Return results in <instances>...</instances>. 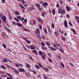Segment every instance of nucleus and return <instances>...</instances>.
<instances>
[{
  "instance_id": "1",
  "label": "nucleus",
  "mask_w": 79,
  "mask_h": 79,
  "mask_svg": "<svg viewBox=\"0 0 79 79\" xmlns=\"http://www.w3.org/2000/svg\"><path fill=\"white\" fill-rule=\"evenodd\" d=\"M40 56H41V57L44 60H46L47 55L46 53L41 51H39L38 52Z\"/></svg>"
},
{
  "instance_id": "2",
  "label": "nucleus",
  "mask_w": 79,
  "mask_h": 79,
  "mask_svg": "<svg viewBox=\"0 0 79 79\" xmlns=\"http://www.w3.org/2000/svg\"><path fill=\"white\" fill-rule=\"evenodd\" d=\"M35 33L36 34L37 36L39 37L40 40H41L42 38L40 35V30L39 28H36Z\"/></svg>"
},
{
  "instance_id": "3",
  "label": "nucleus",
  "mask_w": 79,
  "mask_h": 79,
  "mask_svg": "<svg viewBox=\"0 0 79 79\" xmlns=\"http://www.w3.org/2000/svg\"><path fill=\"white\" fill-rule=\"evenodd\" d=\"M46 44L48 46V48H49L51 50L53 51H56L57 49L55 48H53L52 47H50V43L49 42H46Z\"/></svg>"
},
{
  "instance_id": "4",
  "label": "nucleus",
  "mask_w": 79,
  "mask_h": 79,
  "mask_svg": "<svg viewBox=\"0 0 79 79\" xmlns=\"http://www.w3.org/2000/svg\"><path fill=\"white\" fill-rule=\"evenodd\" d=\"M65 10L64 9H62L61 7L58 10V12L59 14H61L63 15L65 14Z\"/></svg>"
},
{
  "instance_id": "5",
  "label": "nucleus",
  "mask_w": 79,
  "mask_h": 79,
  "mask_svg": "<svg viewBox=\"0 0 79 79\" xmlns=\"http://www.w3.org/2000/svg\"><path fill=\"white\" fill-rule=\"evenodd\" d=\"M35 6H36V7H38L39 10L42 11V9L41 7V6L39 3H35Z\"/></svg>"
},
{
  "instance_id": "6",
  "label": "nucleus",
  "mask_w": 79,
  "mask_h": 79,
  "mask_svg": "<svg viewBox=\"0 0 79 79\" xmlns=\"http://www.w3.org/2000/svg\"><path fill=\"white\" fill-rule=\"evenodd\" d=\"M66 9L67 10V11L68 12L70 11L72 9L69 6V5H67L66 6Z\"/></svg>"
},
{
  "instance_id": "7",
  "label": "nucleus",
  "mask_w": 79,
  "mask_h": 79,
  "mask_svg": "<svg viewBox=\"0 0 79 79\" xmlns=\"http://www.w3.org/2000/svg\"><path fill=\"white\" fill-rule=\"evenodd\" d=\"M48 5V3L47 2H44L42 4V5L43 7L45 8H46V7H47Z\"/></svg>"
},
{
  "instance_id": "8",
  "label": "nucleus",
  "mask_w": 79,
  "mask_h": 79,
  "mask_svg": "<svg viewBox=\"0 0 79 79\" xmlns=\"http://www.w3.org/2000/svg\"><path fill=\"white\" fill-rule=\"evenodd\" d=\"M37 20L38 22L40 23V24H43L44 22L42 19L38 17L37 18Z\"/></svg>"
},
{
  "instance_id": "9",
  "label": "nucleus",
  "mask_w": 79,
  "mask_h": 79,
  "mask_svg": "<svg viewBox=\"0 0 79 79\" xmlns=\"http://www.w3.org/2000/svg\"><path fill=\"white\" fill-rule=\"evenodd\" d=\"M10 67L11 68V69L13 70L14 71V72H15V73H17V74L18 75L19 74V72L18 71L16 70L15 68L12 67L11 66H10Z\"/></svg>"
},
{
  "instance_id": "10",
  "label": "nucleus",
  "mask_w": 79,
  "mask_h": 79,
  "mask_svg": "<svg viewBox=\"0 0 79 79\" xmlns=\"http://www.w3.org/2000/svg\"><path fill=\"white\" fill-rule=\"evenodd\" d=\"M15 65L16 66V67L17 68H19V67L22 68L23 66V65H22V64H15Z\"/></svg>"
},
{
  "instance_id": "11",
  "label": "nucleus",
  "mask_w": 79,
  "mask_h": 79,
  "mask_svg": "<svg viewBox=\"0 0 79 79\" xmlns=\"http://www.w3.org/2000/svg\"><path fill=\"white\" fill-rule=\"evenodd\" d=\"M18 70L19 71V72H25V70L23 69H21V68H18Z\"/></svg>"
},
{
  "instance_id": "12",
  "label": "nucleus",
  "mask_w": 79,
  "mask_h": 79,
  "mask_svg": "<svg viewBox=\"0 0 79 79\" xmlns=\"http://www.w3.org/2000/svg\"><path fill=\"white\" fill-rule=\"evenodd\" d=\"M47 28H48V31L49 32V33H50L51 34H51H52V31H51L50 29H51V28L50 27H49V26H48L47 27Z\"/></svg>"
},
{
  "instance_id": "13",
  "label": "nucleus",
  "mask_w": 79,
  "mask_h": 79,
  "mask_svg": "<svg viewBox=\"0 0 79 79\" xmlns=\"http://www.w3.org/2000/svg\"><path fill=\"white\" fill-rule=\"evenodd\" d=\"M2 19L5 23H6L7 22L6 21V18L5 16H3L2 18Z\"/></svg>"
},
{
  "instance_id": "14",
  "label": "nucleus",
  "mask_w": 79,
  "mask_h": 79,
  "mask_svg": "<svg viewBox=\"0 0 79 79\" xmlns=\"http://www.w3.org/2000/svg\"><path fill=\"white\" fill-rule=\"evenodd\" d=\"M64 24L65 27H68V22L66 20H65L64 22Z\"/></svg>"
},
{
  "instance_id": "15",
  "label": "nucleus",
  "mask_w": 79,
  "mask_h": 79,
  "mask_svg": "<svg viewBox=\"0 0 79 79\" xmlns=\"http://www.w3.org/2000/svg\"><path fill=\"white\" fill-rule=\"evenodd\" d=\"M41 68L43 69H44V70L46 72L49 71V69L47 67H44V66H43Z\"/></svg>"
},
{
  "instance_id": "16",
  "label": "nucleus",
  "mask_w": 79,
  "mask_h": 79,
  "mask_svg": "<svg viewBox=\"0 0 79 79\" xmlns=\"http://www.w3.org/2000/svg\"><path fill=\"white\" fill-rule=\"evenodd\" d=\"M41 48L42 50L44 51H46L48 50V48L47 47H45L44 46H42Z\"/></svg>"
},
{
  "instance_id": "17",
  "label": "nucleus",
  "mask_w": 79,
  "mask_h": 79,
  "mask_svg": "<svg viewBox=\"0 0 79 79\" xmlns=\"http://www.w3.org/2000/svg\"><path fill=\"white\" fill-rule=\"evenodd\" d=\"M52 15H55L56 13V11L55 8L52 9Z\"/></svg>"
},
{
  "instance_id": "18",
  "label": "nucleus",
  "mask_w": 79,
  "mask_h": 79,
  "mask_svg": "<svg viewBox=\"0 0 79 79\" xmlns=\"http://www.w3.org/2000/svg\"><path fill=\"white\" fill-rule=\"evenodd\" d=\"M43 30L44 33L47 35L48 34V31L46 28H45L44 29H43Z\"/></svg>"
},
{
  "instance_id": "19",
  "label": "nucleus",
  "mask_w": 79,
  "mask_h": 79,
  "mask_svg": "<svg viewBox=\"0 0 79 79\" xmlns=\"http://www.w3.org/2000/svg\"><path fill=\"white\" fill-rule=\"evenodd\" d=\"M14 14L17 15H20V13L18 11L14 12Z\"/></svg>"
},
{
  "instance_id": "20",
  "label": "nucleus",
  "mask_w": 79,
  "mask_h": 79,
  "mask_svg": "<svg viewBox=\"0 0 79 79\" xmlns=\"http://www.w3.org/2000/svg\"><path fill=\"white\" fill-rule=\"evenodd\" d=\"M59 50L63 53L64 52V50L63 48H62L61 46H60V48L59 49Z\"/></svg>"
},
{
  "instance_id": "21",
  "label": "nucleus",
  "mask_w": 79,
  "mask_h": 79,
  "mask_svg": "<svg viewBox=\"0 0 79 79\" xmlns=\"http://www.w3.org/2000/svg\"><path fill=\"white\" fill-rule=\"evenodd\" d=\"M46 14V12L45 11H43L42 13V16L43 17V18H44L45 15H44Z\"/></svg>"
},
{
  "instance_id": "22",
  "label": "nucleus",
  "mask_w": 79,
  "mask_h": 79,
  "mask_svg": "<svg viewBox=\"0 0 79 79\" xmlns=\"http://www.w3.org/2000/svg\"><path fill=\"white\" fill-rule=\"evenodd\" d=\"M69 24L70 26L71 27H73V24L71 23V21H69V23H68Z\"/></svg>"
},
{
  "instance_id": "23",
  "label": "nucleus",
  "mask_w": 79,
  "mask_h": 79,
  "mask_svg": "<svg viewBox=\"0 0 79 79\" xmlns=\"http://www.w3.org/2000/svg\"><path fill=\"white\" fill-rule=\"evenodd\" d=\"M17 25V26H18L19 27H21L23 26V25L19 23H18L17 22H16Z\"/></svg>"
},
{
  "instance_id": "24",
  "label": "nucleus",
  "mask_w": 79,
  "mask_h": 79,
  "mask_svg": "<svg viewBox=\"0 0 79 79\" xmlns=\"http://www.w3.org/2000/svg\"><path fill=\"white\" fill-rule=\"evenodd\" d=\"M8 62V59H6V58H5L3 60L2 62V63H6Z\"/></svg>"
},
{
  "instance_id": "25",
  "label": "nucleus",
  "mask_w": 79,
  "mask_h": 79,
  "mask_svg": "<svg viewBox=\"0 0 79 79\" xmlns=\"http://www.w3.org/2000/svg\"><path fill=\"white\" fill-rule=\"evenodd\" d=\"M35 66L37 69H39L40 68V66L38 65H35Z\"/></svg>"
},
{
  "instance_id": "26",
  "label": "nucleus",
  "mask_w": 79,
  "mask_h": 79,
  "mask_svg": "<svg viewBox=\"0 0 79 79\" xmlns=\"http://www.w3.org/2000/svg\"><path fill=\"white\" fill-rule=\"evenodd\" d=\"M39 28L40 29V30H41L42 29V25H41V24H39Z\"/></svg>"
},
{
  "instance_id": "27",
  "label": "nucleus",
  "mask_w": 79,
  "mask_h": 79,
  "mask_svg": "<svg viewBox=\"0 0 79 79\" xmlns=\"http://www.w3.org/2000/svg\"><path fill=\"white\" fill-rule=\"evenodd\" d=\"M0 67L3 69H6V67H5V66H4V65H0Z\"/></svg>"
},
{
  "instance_id": "28",
  "label": "nucleus",
  "mask_w": 79,
  "mask_h": 79,
  "mask_svg": "<svg viewBox=\"0 0 79 79\" xmlns=\"http://www.w3.org/2000/svg\"><path fill=\"white\" fill-rule=\"evenodd\" d=\"M41 44L42 46V47H44L45 46V44L44 42H41Z\"/></svg>"
},
{
  "instance_id": "29",
  "label": "nucleus",
  "mask_w": 79,
  "mask_h": 79,
  "mask_svg": "<svg viewBox=\"0 0 79 79\" xmlns=\"http://www.w3.org/2000/svg\"><path fill=\"white\" fill-rule=\"evenodd\" d=\"M53 46L55 48H56V49H58V48L57 47L55 43H53Z\"/></svg>"
},
{
  "instance_id": "30",
  "label": "nucleus",
  "mask_w": 79,
  "mask_h": 79,
  "mask_svg": "<svg viewBox=\"0 0 79 79\" xmlns=\"http://www.w3.org/2000/svg\"><path fill=\"white\" fill-rule=\"evenodd\" d=\"M31 50H34V49H35V48L32 46L31 45H30L29 46Z\"/></svg>"
},
{
  "instance_id": "31",
  "label": "nucleus",
  "mask_w": 79,
  "mask_h": 79,
  "mask_svg": "<svg viewBox=\"0 0 79 79\" xmlns=\"http://www.w3.org/2000/svg\"><path fill=\"white\" fill-rule=\"evenodd\" d=\"M41 35L42 37V39L43 40H44V39L45 38V35H44V34H41Z\"/></svg>"
},
{
  "instance_id": "32",
  "label": "nucleus",
  "mask_w": 79,
  "mask_h": 79,
  "mask_svg": "<svg viewBox=\"0 0 79 79\" xmlns=\"http://www.w3.org/2000/svg\"><path fill=\"white\" fill-rule=\"evenodd\" d=\"M44 77L45 79H48V77H47V76L45 74L44 75Z\"/></svg>"
},
{
  "instance_id": "33",
  "label": "nucleus",
  "mask_w": 79,
  "mask_h": 79,
  "mask_svg": "<svg viewBox=\"0 0 79 79\" xmlns=\"http://www.w3.org/2000/svg\"><path fill=\"white\" fill-rule=\"evenodd\" d=\"M48 60L49 61V62L50 63H52L53 62L52 60L51 59L49 58H48Z\"/></svg>"
},
{
  "instance_id": "34",
  "label": "nucleus",
  "mask_w": 79,
  "mask_h": 79,
  "mask_svg": "<svg viewBox=\"0 0 79 79\" xmlns=\"http://www.w3.org/2000/svg\"><path fill=\"white\" fill-rule=\"evenodd\" d=\"M2 47H3L4 48H6V44H2Z\"/></svg>"
},
{
  "instance_id": "35",
  "label": "nucleus",
  "mask_w": 79,
  "mask_h": 79,
  "mask_svg": "<svg viewBox=\"0 0 79 79\" xmlns=\"http://www.w3.org/2000/svg\"><path fill=\"white\" fill-rule=\"evenodd\" d=\"M32 72H33V73L34 74H37V72L35 70H32Z\"/></svg>"
},
{
  "instance_id": "36",
  "label": "nucleus",
  "mask_w": 79,
  "mask_h": 79,
  "mask_svg": "<svg viewBox=\"0 0 79 79\" xmlns=\"http://www.w3.org/2000/svg\"><path fill=\"white\" fill-rule=\"evenodd\" d=\"M37 64L40 66V67L42 68L43 67V65H41V63H37Z\"/></svg>"
},
{
  "instance_id": "37",
  "label": "nucleus",
  "mask_w": 79,
  "mask_h": 79,
  "mask_svg": "<svg viewBox=\"0 0 79 79\" xmlns=\"http://www.w3.org/2000/svg\"><path fill=\"white\" fill-rule=\"evenodd\" d=\"M19 6H20L23 9H25V8L24 7V6H23L21 4H19Z\"/></svg>"
},
{
  "instance_id": "38",
  "label": "nucleus",
  "mask_w": 79,
  "mask_h": 79,
  "mask_svg": "<svg viewBox=\"0 0 79 79\" xmlns=\"http://www.w3.org/2000/svg\"><path fill=\"white\" fill-rule=\"evenodd\" d=\"M14 19L16 21V22H19L20 21L16 17H15Z\"/></svg>"
},
{
  "instance_id": "39",
  "label": "nucleus",
  "mask_w": 79,
  "mask_h": 79,
  "mask_svg": "<svg viewBox=\"0 0 79 79\" xmlns=\"http://www.w3.org/2000/svg\"><path fill=\"white\" fill-rule=\"evenodd\" d=\"M12 23L13 24V25H15L16 26L17 25V24L16 23V22L15 21H13V22H12Z\"/></svg>"
},
{
  "instance_id": "40",
  "label": "nucleus",
  "mask_w": 79,
  "mask_h": 79,
  "mask_svg": "<svg viewBox=\"0 0 79 79\" xmlns=\"http://www.w3.org/2000/svg\"><path fill=\"white\" fill-rule=\"evenodd\" d=\"M72 31H73V32L76 35V30H75L74 29H73Z\"/></svg>"
},
{
  "instance_id": "41",
  "label": "nucleus",
  "mask_w": 79,
  "mask_h": 79,
  "mask_svg": "<svg viewBox=\"0 0 79 79\" xmlns=\"http://www.w3.org/2000/svg\"><path fill=\"white\" fill-rule=\"evenodd\" d=\"M6 74L9 76L10 77H12V76L10 74V73H6Z\"/></svg>"
},
{
  "instance_id": "42",
  "label": "nucleus",
  "mask_w": 79,
  "mask_h": 79,
  "mask_svg": "<svg viewBox=\"0 0 79 79\" xmlns=\"http://www.w3.org/2000/svg\"><path fill=\"white\" fill-rule=\"evenodd\" d=\"M60 64L63 68L64 67V65L63 63H61V62H60Z\"/></svg>"
},
{
  "instance_id": "43",
  "label": "nucleus",
  "mask_w": 79,
  "mask_h": 79,
  "mask_svg": "<svg viewBox=\"0 0 79 79\" xmlns=\"http://www.w3.org/2000/svg\"><path fill=\"white\" fill-rule=\"evenodd\" d=\"M51 27H52V28H53V29L55 28L54 25L53 23H52V25H51Z\"/></svg>"
},
{
  "instance_id": "44",
  "label": "nucleus",
  "mask_w": 79,
  "mask_h": 79,
  "mask_svg": "<svg viewBox=\"0 0 79 79\" xmlns=\"http://www.w3.org/2000/svg\"><path fill=\"white\" fill-rule=\"evenodd\" d=\"M1 77H7V76L5 74H2Z\"/></svg>"
},
{
  "instance_id": "45",
  "label": "nucleus",
  "mask_w": 79,
  "mask_h": 79,
  "mask_svg": "<svg viewBox=\"0 0 79 79\" xmlns=\"http://www.w3.org/2000/svg\"><path fill=\"white\" fill-rule=\"evenodd\" d=\"M26 66L28 69L30 68V66L29 65V64H27Z\"/></svg>"
},
{
  "instance_id": "46",
  "label": "nucleus",
  "mask_w": 79,
  "mask_h": 79,
  "mask_svg": "<svg viewBox=\"0 0 79 79\" xmlns=\"http://www.w3.org/2000/svg\"><path fill=\"white\" fill-rule=\"evenodd\" d=\"M23 39L25 40L26 41L27 40V39L24 37H23Z\"/></svg>"
},
{
  "instance_id": "47",
  "label": "nucleus",
  "mask_w": 79,
  "mask_h": 79,
  "mask_svg": "<svg viewBox=\"0 0 79 79\" xmlns=\"http://www.w3.org/2000/svg\"><path fill=\"white\" fill-rule=\"evenodd\" d=\"M23 30H24V31H29V30L27 28L23 29Z\"/></svg>"
},
{
  "instance_id": "48",
  "label": "nucleus",
  "mask_w": 79,
  "mask_h": 79,
  "mask_svg": "<svg viewBox=\"0 0 79 79\" xmlns=\"http://www.w3.org/2000/svg\"><path fill=\"white\" fill-rule=\"evenodd\" d=\"M28 56H29V57L30 58V59H31V60H33V59L32 58V57L31 56L29 55H28Z\"/></svg>"
},
{
  "instance_id": "49",
  "label": "nucleus",
  "mask_w": 79,
  "mask_h": 79,
  "mask_svg": "<svg viewBox=\"0 0 79 79\" xmlns=\"http://www.w3.org/2000/svg\"><path fill=\"white\" fill-rule=\"evenodd\" d=\"M70 65L72 66L73 67H74V65L73 64H72V63H71V62H69V64Z\"/></svg>"
},
{
  "instance_id": "50",
  "label": "nucleus",
  "mask_w": 79,
  "mask_h": 79,
  "mask_svg": "<svg viewBox=\"0 0 79 79\" xmlns=\"http://www.w3.org/2000/svg\"><path fill=\"white\" fill-rule=\"evenodd\" d=\"M63 0H59V2L61 5H62L63 4Z\"/></svg>"
},
{
  "instance_id": "51",
  "label": "nucleus",
  "mask_w": 79,
  "mask_h": 79,
  "mask_svg": "<svg viewBox=\"0 0 79 79\" xmlns=\"http://www.w3.org/2000/svg\"><path fill=\"white\" fill-rule=\"evenodd\" d=\"M48 55L49 57H52V55L51 53H49L48 54Z\"/></svg>"
},
{
  "instance_id": "52",
  "label": "nucleus",
  "mask_w": 79,
  "mask_h": 79,
  "mask_svg": "<svg viewBox=\"0 0 79 79\" xmlns=\"http://www.w3.org/2000/svg\"><path fill=\"white\" fill-rule=\"evenodd\" d=\"M6 29L8 31V32H9V33H11V30L9 29V28H6Z\"/></svg>"
},
{
  "instance_id": "53",
  "label": "nucleus",
  "mask_w": 79,
  "mask_h": 79,
  "mask_svg": "<svg viewBox=\"0 0 79 79\" xmlns=\"http://www.w3.org/2000/svg\"><path fill=\"white\" fill-rule=\"evenodd\" d=\"M20 20L21 21H23L24 20V18L23 17H22L21 18V19H20Z\"/></svg>"
},
{
  "instance_id": "54",
  "label": "nucleus",
  "mask_w": 79,
  "mask_h": 79,
  "mask_svg": "<svg viewBox=\"0 0 79 79\" xmlns=\"http://www.w3.org/2000/svg\"><path fill=\"white\" fill-rule=\"evenodd\" d=\"M66 16L68 18H70V15L68 14H67Z\"/></svg>"
},
{
  "instance_id": "55",
  "label": "nucleus",
  "mask_w": 79,
  "mask_h": 79,
  "mask_svg": "<svg viewBox=\"0 0 79 79\" xmlns=\"http://www.w3.org/2000/svg\"><path fill=\"white\" fill-rule=\"evenodd\" d=\"M39 2L41 4H43L44 2L43 1H39Z\"/></svg>"
},
{
  "instance_id": "56",
  "label": "nucleus",
  "mask_w": 79,
  "mask_h": 79,
  "mask_svg": "<svg viewBox=\"0 0 79 79\" xmlns=\"http://www.w3.org/2000/svg\"><path fill=\"white\" fill-rule=\"evenodd\" d=\"M9 19H12V17L11 15H10V14H9Z\"/></svg>"
},
{
  "instance_id": "57",
  "label": "nucleus",
  "mask_w": 79,
  "mask_h": 79,
  "mask_svg": "<svg viewBox=\"0 0 79 79\" xmlns=\"http://www.w3.org/2000/svg\"><path fill=\"white\" fill-rule=\"evenodd\" d=\"M26 42L29 44H31V42L29 40H27L26 41Z\"/></svg>"
},
{
  "instance_id": "58",
  "label": "nucleus",
  "mask_w": 79,
  "mask_h": 79,
  "mask_svg": "<svg viewBox=\"0 0 79 79\" xmlns=\"http://www.w3.org/2000/svg\"><path fill=\"white\" fill-rule=\"evenodd\" d=\"M23 49H24V50H25V52H27V50L26 48H25V47H24L23 45Z\"/></svg>"
},
{
  "instance_id": "59",
  "label": "nucleus",
  "mask_w": 79,
  "mask_h": 79,
  "mask_svg": "<svg viewBox=\"0 0 79 79\" xmlns=\"http://www.w3.org/2000/svg\"><path fill=\"white\" fill-rule=\"evenodd\" d=\"M35 54H36L37 55H38V53L37 52V51H36V50L35 51Z\"/></svg>"
},
{
  "instance_id": "60",
  "label": "nucleus",
  "mask_w": 79,
  "mask_h": 79,
  "mask_svg": "<svg viewBox=\"0 0 79 79\" xmlns=\"http://www.w3.org/2000/svg\"><path fill=\"white\" fill-rule=\"evenodd\" d=\"M16 18H17V19H21V16H17L16 17Z\"/></svg>"
},
{
  "instance_id": "61",
  "label": "nucleus",
  "mask_w": 79,
  "mask_h": 79,
  "mask_svg": "<svg viewBox=\"0 0 79 79\" xmlns=\"http://www.w3.org/2000/svg\"><path fill=\"white\" fill-rule=\"evenodd\" d=\"M75 18L77 20H78V19H79V17H78V16H75Z\"/></svg>"
},
{
  "instance_id": "62",
  "label": "nucleus",
  "mask_w": 79,
  "mask_h": 79,
  "mask_svg": "<svg viewBox=\"0 0 79 79\" xmlns=\"http://www.w3.org/2000/svg\"><path fill=\"white\" fill-rule=\"evenodd\" d=\"M55 35L56 36H58V35H57V32H56V31H55Z\"/></svg>"
},
{
  "instance_id": "63",
  "label": "nucleus",
  "mask_w": 79,
  "mask_h": 79,
  "mask_svg": "<svg viewBox=\"0 0 79 79\" xmlns=\"http://www.w3.org/2000/svg\"><path fill=\"white\" fill-rule=\"evenodd\" d=\"M12 77H8L7 78V79H12Z\"/></svg>"
},
{
  "instance_id": "64",
  "label": "nucleus",
  "mask_w": 79,
  "mask_h": 79,
  "mask_svg": "<svg viewBox=\"0 0 79 79\" xmlns=\"http://www.w3.org/2000/svg\"><path fill=\"white\" fill-rule=\"evenodd\" d=\"M58 58H59L60 59H61V57L59 55L58 56Z\"/></svg>"
}]
</instances>
